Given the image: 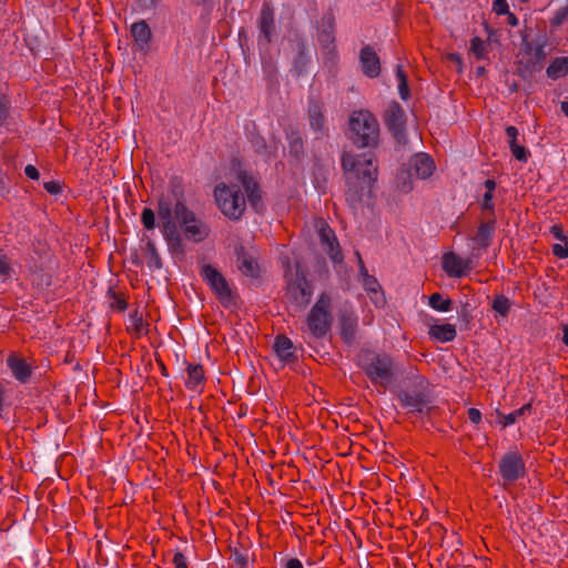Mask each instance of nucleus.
Masks as SVG:
<instances>
[{
  "label": "nucleus",
  "instance_id": "nucleus-1",
  "mask_svg": "<svg viewBox=\"0 0 568 568\" xmlns=\"http://www.w3.org/2000/svg\"><path fill=\"white\" fill-rule=\"evenodd\" d=\"M341 165L345 180V200L348 206L357 210L366 192H371L378 178V165L374 153L354 155L343 152Z\"/></svg>",
  "mask_w": 568,
  "mask_h": 568
},
{
  "label": "nucleus",
  "instance_id": "nucleus-2",
  "mask_svg": "<svg viewBox=\"0 0 568 568\" xmlns=\"http://www.w3.org/2000/svg\"><path fill=\"white\" fill-rule=\"evenodd\" d=\"M356 365L369 382L386 390L396 378V364L392 355L371 348H361L356 355Z\"/></svg>",
  "mask_w": 568,
  "mask_h": 568
},
{
  "label": "nucleus",
  "instance_id": "nucleus-3",
  "mask_svg": "<svg viewBox=\"0 0 568 568\" xmlns=\"http://www.w3.org/2000/svg\"><path fill=\"white\" fill-rule=\"evenodd\" d=\"M381 125L368 110L352 112L348 119V139L358 149H376L381 143Z\"/></svg>",
  "mask_w": 568,
  "mask_h": 568
},
{
  "label": "nucleus",
  "instance_id": "nucleus-4",
  "mask_svg": "<svg viewBox=\"0 0 568 568\" xmlns=\"http://www.w3.org/2000/svg\"><path fill=\"white\" fill-rule=\"evenodd\" d=\"M213 194L217 207L227 219L239 221L244 215L246 199L237 184L221 182L215 185Z\"/></svg>",
  "mask_w": 568,
  "mask_h": 568
},
{
  "label": "nucleus",
  "instance_id": "nucleus-5",
  "mask_svg": "<svg viewBox=\"0 0 568 568\" xmlns=\"http://www.w3.org/2000/svg\"><path fill=\"white\" fill-rule=\"evenodd\" d=\"M200 275L224 308L237 307L239 295L236 291L231 287L225 276L216 267L211 264H203L200 268Z\"/></svg>",
  "mask_w": 568,
  "mask_h": 568
},
{
  "label": "nucleus",
  "instance_id": "nucleus-6",
  "mask_svg": "<svg viewBox=\"0 0 568 568\" xmlns=\"http://www.w3.org/2000/svg\"><path fill=\"white\" fill-rule=\"evenodd\" d=\"M174 206L170 201L164 199L158 202V214L161 221V232L168 244L169 251L173 255L184 256L185 245L181 233L179 232L178 225L173 219Z\"/></svg>",
  "mask_w": 568,
  "mask_h": 568
},
{
  "label": "nucleus",
  "instance_id": "nucleus-7",
  "mask_svg": "<svg viewBox=\"0 0 568 568\" xmlns=\"http://www.w3.org/2000/svg\"><path fill=\"white\" fill-rule=\"evenodd\" d=\"M174 217L178 220L186 240L200 243L210 236V226L200 220L196 214L186 206L183 200L175 202Z\"/></svg>",
  "mask_w": 568,
  "mask_h": 568
},
{
  "label": "nucleus",
  "instance_id": "nucleus-8",
  "mask_svg": "<svg viewBox=\"0 0 568 568\" xmlns=\"http://www.w3.org/2000/svg\"><path fill=\"white\" fill-rule=\"evenodd\" d=\"M396 398L403 408L408 409V413L424 414L430 402L428 381L422 375L415 376L413 388L399 389Z\"/></svg>",
  "mask_w": 568,
  "mask_h": 568
},
{
  "label": "nucleus",
  "instance_id": "nucleus-9",
  "mask_svg": "<svg viewBox=\"0 0 568 568\" xmlns=\"http://www.w3.org/2000/svg\"><path fill=\"white\" fill-rule=\"evenodd\" d=\"M331 305V296L326 292H323L307 315V327L311 334L316 338H323L331 331L333 321Z\"/></svg>",
  "mask_w": 568,
  "mask_h": 568
},
{
  "label": "nucleus",
  "instance_id": "nucleus-10",
  "mask_svg": "<svg viewBox=\"0 0 568 568\" xmlns=\"http://www.w3.org/2000/svg\"><path fill=\"white\" fill-rule=\"evenodd\" d=\"M313 285L306 278L305 273L296 267L295 276L286 281L285 297L297 310H304L311 303Z\"/></svg>",
  "mask_w": 568,
  "mask_h": 568
},
{
  "label": "nucleus",
  "instance_id": "nucleus-11",
  "mask_svg": "<svg viewBox=\"0 0 568 568\" xmlns=\"http://www.w3.org/2000/svg\"><path fill=\"white\" fill-rule=\"evenodd\" d=\"M316 38L325 61H335L337 59V48L335 44V17L332 10L324 13L317 22Z\"/></svg>",
  "mask_w": 568,
  "mask_h": 568
},
{
  "label": "nucleus",
  "instance_id": "nucleus-12",
  "mask_svg": "<svg viewBox=\"0 0 568 568\" xmlns=\"http://www.w3.org/2000/svg\"><path fill=\"white\" fill-rule=\"evenodd\" d=\"M383 121L398 144L407 143V116L403 106L395 100L390 101L383 113Z\"/></svg>",
  "mask_w": 568,
  "mask_h": 568
},
{
  "label": "nucleus",
  "instance_id": "nucleus-13",
  "mask_svg": "<svg viewBox=\"0 0 568 568\" xmlns=\"http://www.w3.org/2000/svg\"><path fill=\"white\" fill-rule=\"evenodd\" d=\"M498 471L504 486L514 484L527 475L526 463L517 447L501 456L498 463Z\"/></svg>",
  "mask_w": 568,
  "mask_h": 568
},
{
  "label": "nucleus",
  "instance_id": "nucleus-14",
  "mask_svg": "<svg viewBox=\"0 0 568 568\" xmlns=\"http://www.w3.org/2000/svg\"><path fill=\"white\" fill-rule=\"evenodd\" d=\"M545 59L546 52L544 45L538 44L532 47L529 43L526 44L516 63L518 75L524 80L530 79L536 72L542 69Z\"/></svg>",
  "mask_w": 568,
  "mask_h": 568
},
{
  "label": "nucleus",
  "instance_id": "nucleus-15",
  "mask_svg": "<svg viewBox=\"0 0 568 568\" xmlns=\"http://www.w3.org/2000/svg\"><path fill=\"white\" fill-rule=\"evenodd\" d=\"M315 226L322 248L334 263H342L344 255L334 230L323 219H320Z\"/></svg>",
  "mask_w": 568,
  "mask_h": 568
},
{
  "label": "nucleus",
  "instance_id": "nucleus-16",
  "mask_svg": "<svg viewBox=\"0 0 568 568\" xmlns=\"http://www.w3.org/2000/svg\"><path fill=\"white\" fill-rule=\"evenodd\" d=\"M258 44L267 48L276 34L275 10L271 1H264L257 18Z\"/></svg>",
  "mask_w": 568,
  "mask_h": 568
},
{
  "label": "nucleus",
  "instance_id": "nucleus-17",
  "mask_svg": "<svg viewBox=\"0 0 568 568\" xmlns=\"http://www.w3.org/2000/svg\"><path fill=\"white\" fill-rule=\"evenodd\" d=\"M236 178L243 186L252 209L255 212H261L263 210V200L258 181L243 169L236 171Z\"/></svg>",
  "mask_w": 568,
  "mask_h": 568
},
{
  "label": "nucleus",
  "instance_id": "nucleus-18",
  "mask_svg": "<svg viewBox=\"0 0 568 568\" xmlns=\"http://www.w3.org/2000/svg\"><path fill=\"white\" fill-rule=\"evenodd\" d=\"M442 267L449 277L459 278L473 270L470 258H462L454 252H447L442 257Z\"/></svg>",
  "mask_w": 568,
  "mask_h": 568
},
{
  "label": "nucleus",
  "instance_id": "nucleus-19",
  "mask_svg": "<svg viewBox=\"0 0 568 568\" xmlns=\"http://www.w3.org/2000/svg\"><path fill=\"white\" fill-rule=\"evenodd\" d=\"M359 63L362 72L366 77L374 79L381 74V60L377 52L372 45L366 44L361 49Z\"/></svg>",
  "mask_w": 568,
  "mask_h": 568
},
{
  "label": "nucleus",
  "instance_id": "nucleus-20",
  "mask_svg": "<svg viewBox=\"0 0 568 568\" xmlns=\"http://www.w3.org/2000/svg\"><path fill=\"white\" fill-rule=\"evenodd\" d=\"M485 220L479 222L477 231L475 235L471 237V241L479 248L486 250L488 248L494 239L495 230H496V217L484 216Z\"/></svg>",
  "mask_w": 568,
  "mask_h": 568
},
{
  "label": "nucleus",
  "instance_id": "nucleus-21",
  "mask_svg": "<svg viewBox=\"0 0 568 568\" xmlns=\"http://www.w3.org/2000/svg\"><path fill=\"white\" fill-rule=\"evenodd\" d=\"M237 268L245 276L256 278L260 276V265L254 256L243 245L235 247Z\"/></svg>",
  "mask_w": 568,
  "mask_h": 568
},
{
  "label": "nucleus",
  "instance_id": "nucleus-22",
  "mask_svg": "<svg viewBox=\"0 0 568 568\" xmlns=\"http://www.w3.org/2000/svg\"><path fill=\"white\" fill-rule=\"evenodd\" d=\"M293 42L296 53L293 58L292 71L295 75L300 77L306 72L311 58L307 52V43L304 37H296Z\"/></svg>",
  "mask_w": 568,
  "mask_h": 568
},
{
  "label": "nucleus",
  "instance_id": "nucleus-23",
  "mask_svg": "<svg viewBox=\"0 0 568 568\" xmlns=\"http://www.w3.org/2000/svg\"><path fill=\"white\" fill-rule=\"evenodd\" d=\"M7 365L10 368L14 378L21 384H26L32 376V366L27 361L16 353H12L7 358Z\"/></svg>",
  "mask_w": 568,
  "mask_h": 568
},
{
  "label": "nucleus",
  "instance_id": "nucleus-24",
  "mask_svg": "<svg viewBox=\"0 0 568 568\" xmlns=\"http://www.w3.org/2000/svg\"><path fill=\"white\" fill-rule=\"evenodd\" d=\"M435 170V163L427 153H418L410 161V171L418 179H428Z\"/></svg>",
  "mask_w": 568,
  "mask_h": 568
},
{
  "label": "nucleus",
  "instance_id": "nucleus-25",
  "mask_svg": "<svg viewBox=\"0 0 568 568\" xmlns=\"http://www.w3.org/2000/svg\"><path fill=\"white\" fill-rule=\"evenodd\" d=\"M131 36L141 51H149L152 31L145 20H140L131 26Z\"/></svg>",
  "mask_w": 568,
  "mask_h": 568
},
{
  "label": "nucleus",
  "instance_id": "nucleus-26",
  "mask_svg": "<svg viewBox=\"0 0 568 568\" xmlns=\"http://www.w3.org/2000/svg\"><path fill=\"white\" fill-rule=\"evenodd\" d=\"M273 349L277 357L285 363L297 361L293 342L286 335H277L274 341Z\"/></svg>",
  "mask_w": 568,
  "mask_h": 568
},
{
  "label": "nucleus",
  "instance_id": "nucleus-27",
  "mask_svg": "<svg viewBox=\"0 0 568 568\" xmlns=\"http://www.w3.org/2000/svg\"><path fill=\"white\" fill-rule=\"evenodd\" d=\"M286 140L290 155L300 162L305 155L304 140L301 131L295 128L286 130Z\"/></svg>",
  "mask_w": 568,
  "mask_h": 568
},
{
  "label": "nucleus",
  "instance_id": "nucleus-28",
  "mask_svg": "<svg viewBox=\"0 0 568 568\" xmlns=\"http://www.w3.org/2000/svg\"><path fill=\"white\" fill-rule=\"evenodd\" d=\"M505 132L508 138V144L513 156L520 162H527L530 156V152L525 146L518 144V129L514 125H508Z\"/></svg>",
  "mask_w": 568,
  "mask_h": 568
},
{
  "label": "nucleus",
  "instance_id": "nucleus-29",
  "mask_svg": "<svg viewBox=\"0 0 568 568\" xmlns=\"http://www.w3.org/2000/svg\"><path fill=\"white\" fill-rule=\"evenodd\" d=\"M186 372L185 387L193 392H201L205 383L203 366L200 364H189Z\"/></svg>",
  "mask_w": 568,
  "mask_h": 568
},
{
  "label": "nucleus",
  "instance_id": "nucleus-30",
  "mask_svg": "<svg viewBox=\"0 0 568 568\" xmlns=\"http://www.w3.org/2000/svg\"><path fill=\"white\" fill-rule=\"evenodd\" d=\"M428 335L437 342L448 343L456 338L457 331L454 324H434L429 327Z\"/></svg>",
  "mask_w": 568,
  "mask_h": 568
},
{
  "label": "nucleus",
  "instance_id": "nucleus-31",
  "mask_svg": "<svg viewBox=\"0 0 568 568\" xmlns=\"http://www.w3.org/2000/svg\"><path fill=\"white\" fill-rule=\"evenodd\" d=\"M341 338L344 343L351 344L355 339L357 317L354 314L344 313L339 318Z\"/></svg>",
  "mask_w": 568,
  "mask_h": 568
},
{
  "label": "nucleus",
  "instance_id": "nucleus-32",
  "mask_svg": "<svg viewBox=\"0 0 568 568\" xmlns=\"http://www.w3.org/2000/svg\"><path fill=\"white\" fill-rule=\"evenodd\" d=\"M106 297L110 301L109 306L112 311L122 313L128 310L129 295L126 292L115 291L113 287H110L106 292Z\"/></svg>",
  "mask_w": 568,
  "mask_h": 568
},
{
  "label": "nucleus",
  "instance_id": "nucleus-33",
  "mask_svg": "<svg viewBox=\"0 0 568 568\" xmlns=\"http://www.w3.org/2000/svg\"><path fill=\"white\" fill-rule=\"evenodd\" d=\"M307 113L311 128L315 132L323 133L325 126V116L323 114L322 105L318 102H311Z\"/></svg>",
  "mask_w": 568,
  "mask_h": 568
},
{
  "label": "nucleus",
  "instance_id": "nucleus-34",
  "mask_svg": "<svg viewBox=\"0 0 568 568\" xmlns=\"http://www.w3.org/2000/svg\"><path fill=\"white\" fill-rule=\"evenodd\" d=\"M546 73L551 80L568 75V57L555 58L547 68Z\"/></svg>",
  "mask_w": 568,
  "mask_h": 568
},
{
  "label": "nucleus",
  "instance_id": "nucleus-35",
  "mask_svg": "<svg viewBox=\"0 0 568 568\" xmlns=\"http://www.w3.org/2000/svg\"><path fill=\"white\" fill-rule=\"evenodd\" d=\"M531 409H532V404L530 402L507 415L498 412L499 423L501 424L503 428H506V427L515 424L519 417H521L528 413H531Z\"/></svg>",
  "mask_w": 568,
  "mask_h": 568
},
{
  "label": "nucleus",
  "instance_id": "nucleus-36",
  "mask_svg": "<svg viewBox=\"0 0 568 568\" xmlns=\"http://www.w3.org/2000/svg\"><path fill=\"white\" fill-rule=\"evenodd\" d=\"M428 304L432 308L439 312H448L453 307V301L449 297H444L438 292L429 296Z\"/></svg>",
  "mask_w": 568,
  "mask_h": 568
},
{
  "label": "nucleus",
  "instance_id": "nucleus-37",
  "mask_svg": "<svg viewBox=\"0 0 568 568\" xmlns=\"http://www.w3.org/2000/svg\"><path fill=\"white\" fill-rule=\"evenodd\" d=\"M491 308L500 316L507 317L511 308V302L504 294H497L493 300Z\"/></svg>",
  "mask_w": 568,
  "mask_h": 568
},
{
  "label": "nucleus",
  "instance_id": "nucleus-38",
  "mask_svg": "<svg viewBox=\"0 0 568 568\" xmlns=\"http://www.w3.org/2000/svg\"><path fill=\"white\" fill-rule=\"evenodd\" d=\"M470 52L475 55L477 60H486L488 59V50L487 45L479 37H474L470 40Z\"/></svg>",
  "mask_w": 568,
  "mask_h": 568
},
{
  "label": "nucleus",
  "instance_id": "nucleus-39",
  "mask_svg": "<svg viewBox=\"0 0 568 568\" xmlns=\"http://www.w3.org/2000/svg\"><path fill=\"white\" fill-rule=\"evenodd\" d=\"M131 326L128 327L129 333L135 335V337H140L143 334L144 321L143 315L138 310H135L130 315Z\"/></svg>",
  "mask_w": 568,
  "mask_h": 568
},
{
  "label": "nucleus",
  "instance_id": "nucleus-40",
  "mask_svg": "<svg viewBox=\"0 0 568 568\" xmlns=\"http://www.w3.org/2000/svg\"><path fill=\"white\" fill-rule=\"evenodd\" d=\"M250 141H251V144H252L255 153H257L260 155H263V156H270L271 155L270 148H268L264 136H262L258 133L252 134V138H251Z\"/></svg>",
  "mask_w": 568,
  "mask_h": 568
},
{
  "label": "nucleus",
  "instance_id": "nucleus-41",
  "mask_svg": "<svg viewBox=\"0 0 568 568\" xmlns=\"http://www.w3.org/2000/svg\"><path fill=\"white\" fill-rule=\"evenodd\" d=\"M146 254H148V265L152 268H161L162 261L156 251L155 244L152 241H148L146 243Z\"/></svg>",
  "mask_w": 568,
  "mask_h": 568
},
{
  "label": "nucleus",
  "instance_id": "nucleus-42",
  "mask_svg": "<svg viewBox=\"0 0 568 568\" xmlns=\"http://www.w3.org/2000/svg\"><path fill=\"white\" fill-rule=\"evenodd\" d=\"M494 193L485 192L483 195V200L480 202V210L483 216L495 217V204H494Z\"/></svg>",
  "mask_w": 568,
  "mask_h": 568
},
{
  "label": "nucleus",
  "instance_id": "nucleus-43",
  "mask_svg": "<svg viewBox=\"0 0 568 568\" xmlns=\"http://www.w3.org/2000/svg\"><path fill=\"white\" fill-rule=\"evenodd\" d=\"M568 21V6L559 8L549 20V26L551 29H556L560 27L562 23Z\"/></svg>",
  "mask_w": 568,
  "mask_h": 568
},
{
  "label": "nucleus",
  "instance_id": "nucleus-44",
  "mask_svg": "<svg viewBox=\"0 0 568 568\" xmlns=\"http://www.w3.org/2000/svg\"><path fill=\"white\" fill-rule=\"evenodd\" d=\"M141 223L143 227L151 231L155 227V213L150 207H144L141 213Z\"/></svg>",
  "mask_w": 568,
  "mask_h": 568
},
{
  "label": "nucleus",
  "instance_id": "nucleus-45",
  "mask_svg": "<svg viewBox=\"0 0 568 568\" xmlns=\"http://www.w3.org/2000/svg\"><path fill=\"white\" fill-rule=\"evenodd\" d=\"M10 114V101L6 94L0 92V126H2Z\"/></svg>",
  "mask_w": 568,
  "mask_h": 568
},
{
  "label": "nucleus",
  "instance_id": "nucleus-46",
  "mask_svg": "<svg viewBox=\"0 0 568 568\" xmlns=\"http://www.w3.org/2000/svg\"><path fill=\"white\" fill-rule=\"evenodd\" d=\"M458 320L463 323H465L466 327L469 325V323L473 320L471 316V310L468 303H464L460 305L458 311Z\"/></svg>",
  "mask_w": 568,
  "mask_h": 568
},
{
  "label": "nucleus",
  "instance_id": "nucleus-47",
  "mask_svg": "<svg viewBox=\"0 0 568 568\" xmlns=\"http://www.w3.org/2000/svg\"><path fill=\"white\" fill-rule=\"evenodd\" d=\"M552 254L558 258H567L568 257V240L562 241V244L556 243L551 246Z\"/></svg>",
  "mask_w": 568,
  "mask_h": 568
},
{
  "label": "nucleus",
  "instance_id": "nucleus-48",
  "mask_svg": "<svg viewBox=\"0 0 568 568\" xmlns=\"http://www.w3.org/2000/svg\"><path fill=\"white\" fill-rule=\"evenodd\" d=\"M231 559H232L233 566L236 568H246L247 567V564H248L247 557L239 550H235L232 554Z\"/></svg>",
  "mask_w": 568,
  "mask_h": 568
},
{
  "label": "nucleus",
  "instance_id": "nucleus-49",
  "mask_svg": "<svg viewBox=\"0 0 568 568\" xmlns=\"http://www.w3.org/2000/svg\"><path fill=\"white\" fill-rule=\"evenodd\" d=\"M493 11L498 16L508 13L509 6L507 0H494L493 1Z\"/></svg>",
  "mask_w": 568,
  "mask_h": 568
},
{
  "label": "nucleus",
  "instance_id": "nucleus-50",
  "mask_svg": "<svg viewBox=\"0 0 568 568\" xmlns=\"http://www.w3.org/2000/svg\"><path fill=\"white\" fill-rule=\"evenodd\" d=\"M363 283H364L365 288L371 292H376L377 287H379L377 280L369 274H365V277L363 278Z\"/></svg>",
  "mask_w": 568,
  "mask_h": 568
},
{
  "label": "nucleus",
  "instance_id": "nucleus-51",
  "mask_svg": "<svg viewBox=\"0 0 568 568\" xmlns=\"http://www.w3.org/2000/svg\"><path fill=\"white\" fill-rule=\"evenodd\" d=\"M550 234L560 242L568 240V237L564 233V227L561 224H554L550 227Z\"/></svg>",
  "mask_w": 568,
  "mask_h": 568
},
{
  "label": "nucleus",
  "instance_id": "nucleus-52",
  "mask_svg": "<svg viewBox=\"0 0 568 568\" xmlns=\"http://www.w3.org/2000/svg\"><path fill=\"white\" fill-rule=\"evenodd\" d=\"M172 562L174 568H189L186 557L181 551L174 554Z\"/></svg>",
  "mask_w": 568,
  "mask_h": 568
},
{
  "label": "nucleus",
  "instance_id": "nucleus-53",
  "mask_svg": "<svg viewBox=\"0 0 568 568\" xmlns=\"http://www.w3.org/2000/svg\"><path fill=\"white\" fill-rule=\"evenodd\" d=\"M43 189H44L48 193H50V194H52V195H57V194H59V193H61V192H62V187H61L60 183H59V182H57V181H49V182H45V183L43 184Z\"/></svg>",
  "mask_w": 568,
  "mask_h": 568
},
{
  "label": "nucleus",
  "instance_id": "nucleus-54",
  "mask_svg": "<svg viewBox=\"0 0 568 568\" xmlns=\"http://www.w3.org/2000/svg\"><path fill=\"white\" fill-rule=\"evenodd\" d=\"M11 272L9 260L6 255H0V276H8Z\"/></svg>",
  "mask_w": 568,
  "mask_h": 568
},
{
  "label": "nucleus",
  "instance_id": "nucleus-55",
  "mask_svg": "<svg viewBox=\"0 0 568 568\" xmlns=\"http://www.w3.org/2000/svg\"><path fill=\"white\" fill-rule=\"evenodd\" d=\"M467 416H468V419L473 423V424H479L481 422V413L479 409L475 408V407H470L468 410H467Z\"/></svg>",
  "mask_w": 568,
  "mask_h": 568
},
{
  "label": "nucleus",
  "instance_id": "nucleus-56",
  "mask_svg": "<svg viewBox=\"0 0 568 568\" xmlns=\"http://www.w3.org/2000/svg\"><path fill=\"white\" fill-rule=\"evenodd\" d=\"M398 93L402 100L407 101L410 99V89L408 85V82H403L402 84H398Z\"/></svg>",
  "mask_w": 568,
  "mask_h": 568
},
{
  "label": "nucleus",
  "instance_id": "nucleus-57",
  "mask_svg": "<svg viewBox=\"0 0 568 568\" xmlns=\"http://www.w3.org/2000/svg\"><path fill=\"white\" fill-rule=\"evenodd\" d=\"M24 173L31 180H38L40 176L38 169L31 164L26 166Z\"/></svg>",
  "mask_w": 568,
  "mask_h": 568
},
{
  "label": "nucleus",
  "instance_id": "nucleus-58",
  "mask_svg": "<svg viewBox=\"0 0 568 568\" xmlns=\"http://www.w3.org/2000/svg\"><path fill=\"white\" fill-rule=\"evenodd\" d=\"M396 78L398 80V84H402L403 82H408V77H407L403 65H400V64L396 65Z\"/></svg>",
  "mask_w": 568,
  "mask_h": 568
},
{
  "label": "nucleus",
  "instance_id": "nucleus-59",
  "mask_svg": "<svg viewBox=\"0 0 568 568\" xmlns=\"http://www.w3.org/2000/svg\"><path fill=\"white\" fill-rule=\"evenodd\" d=\"M447 59L455 63L459 69L463 67V59L458 53H449Z\"/></svg>",
  "mask_w": 568,
  "mask_h": 568
},
{
  "label": "nucleus",
  "instance_id": "nucleus-60",
  "mask_svg": "<svg viewBox=\"0 0 568 568\" xmlns=\"http://www.w3.org/2000/svg\"><path fill=\"white\" fill-rule=\"evenodd\" d=\"M285 568H304V567L300 559L290 558L285 564Z\"/></svg>",
  "mask_w": 568,
  "mask_h": 568
},
{
  "label": "nucleus",
  "instance_id": "nucleus-61",
  "mask_svg": "<svg viewBox=\"0 0 568 568\" xmlns=\"http://www.w3.org/2000/svg\"><path fill=\"white\" fill-rule=\"evenodd\" d=\"M484 185L486 187V192H489V193H494L495 189H496V182L495 180L493 179H487L485 182H484Z\"/></svg>",
  "mask_w": 568,
  "mask_h": 568
},
{
  "label": "nucleus",
  "instance_id": "nucleus-62",
  "mask_svg": "<svg viewBox=\"0 0 568 568\" xmlns=\"http://www.w3.org/2000/svg\"><path fill=\"white\" fill-rule=\"evenodd\" d=\"M507 16V23L511 27L518 26V18L515 16V13L508 11V13H505Z\"/></svg>",
  "mask_w": 568,
  "mask_h": 568
},
{
  "label": "nucleus",
  "instance_id": "nucleus-63",
  "mask_svg": "<svg viewBox=\"0 0 568 568\" xmlns=\"http://www.w3.org/2000/svg\"><path fill=\"white\" fill-rule=\"evenodd\" d=\"M562 343L568 347V323L564 324L562 327Z\"/></svg>",
  "mask_w": 568,
  "mask_h": 568
},
{
  "label": "nucleus",
  "instance_id": "nucleus-64",
  "mask_svg": "<svg viewBox=\"0 0 568 568\" xmlns=\"http://www.w3.org/2000/svg\"><path fill=\"white\" fill-rule=\"evenodd\" d=\"M560 110L562 111V113L568 116V101H564L561 102L560 104Z\"/></svg>",
  "mask_w": 568,
  "mask_h": 568
}]
</instances>
